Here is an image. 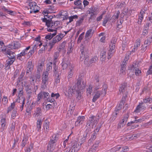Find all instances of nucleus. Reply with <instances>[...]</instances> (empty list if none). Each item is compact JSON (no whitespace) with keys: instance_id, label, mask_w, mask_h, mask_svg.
Segmentation results:
<instances>
[{"instance_id":"obj_55","label":"nucleus","mask_w":152,"mask_h":152,"mask_svg":"<svg viewBox=\"0 0 152 152\" xmlns=\"http://www.w3.org/2000/svg\"><path fill=\"white\" fill-rule=\"evenodd\" d=\"M120 12L119 11H118L114 14V15L112 17L113 19H115L118 18L119 14H120Z\"/></svg>"},{"instance_id":"obj_59","label":"nucleus","mask_w":152,"mask_h":152,"mask_svg":"<svg viewBox=\"0 0 152 152\" xmlns=\"http://www.w3.org/2000/svg\"><path fill=\"white\" fill-rule=\"evenodd\" d=\"M65 12L66 13L65 14L66 15H64L63 14V13H61L60 14V16L61 17V18H63L64 20H66L68 18V16L66 14V12Z\"/></svg>"},{"instance_id":"obj_63","label":"nucleus","mask_w":152,"mask_h":152,"mask_svg":"<svg viewBox=\"0 0 152 152\" xmlns=\"http://www.w3.org/2000/svg\"><path fill=\"white\" fill-rule=\"evenodd\" d=\"M59 96V95L58 93L54 94L53 93H52L51 95V98H54L56 99H57Z\"/></svg>"},{"instance_id":"obj_27","label":"nucleus","mask_w":152,"mask_h":152,"mask_svg":"<svg viewBox=\"0 0 152 152\" xmlns=\"http://www.w3.org/2000/svg\"><path fill=\"white\" fill-rule=\"evenodd\" d=\"M59 56V53L58 52H56L54 53L53 56V65H55L56 64L57 61V59Z\"/></svg>"},{"instance_id":"obj_12","label":"nucleus","mask_w":152,"mask_h":152,"mask_svg":"<svg viewBox=\"0 0 152 152\" xmlns=\"http://www.w3.org/2000/svg\"><path fill=\"white\" fill-rule=\"evenodd\" d=\"M61 66L63 69H66L67 67L70 68V63L69 61L66 59H64L61 63Z\"/></svg>"},{"instance_id":"obj_37","label":"nucleus","mask_w":152,"mask_h":152,"mask_svg":"<svg viewBox=\"0 0 152 152\" xmlns=\"http://www.w3.org/2000/svg\"><path fill=\"white\" fill-rule=\"evenodd\" d=\"M66 44V42L65 41H64L61 43L59 48V51H61V50H65V47Z\"/></svg>"},{"instance_id":"obj_57","label":"nucleus","mask_w":152,"mask_h":152,"mask_svg":"<svg viewBox=\"0 0 152 152\" xmlns=\"http://www.w3.org/2000/svg\"><path fill=\"white\" fill-rule=\"evenodd\" d=\"M130 55V52H128L126 55V56L124 59L123 61V63L125 62L126 61H126H128V60L129 58V56Z\"/></svg>"},{"instance_id":"obj_48","label":"nucleus","mask_w":152,"mask_h":152,"mask_svg":"<svg viewBox=\"0 0 152 152\" xmlns=\"http://www.w3.org/2000/svg\"><path fill=\"white\" fill-rule=\"evenodd\" d=\"M72 148L74 149V152H76L79 150L80 148V146L79 144H76V145H73Z\"/></svg>"},{"instance_id":"obj_52","label":"nucleus","mask_w":152,"mask_h":152,"mask_svg":"<svg viewBox=\"0 0 152 152\" xmlns=\"http://www.w3.org/2000/svg\"><path fill=\"white\" fill-rule=\"evenodd\" d=\"M57 140L58 137H57V135L54 134L52 136L50 141L56 142Z\"/></svg>"},{"instance_id":"obj_13","label":"nucleus","mask_w":152,"mask_h":152,"mask_svg":"<svg viewBox=\"0 0 152 152\" xmlns=\"http://www.w3.org/2000/svg\"><path fill=\"white\" fill-rule=\"evenodd\" d=\"M94 32V30L93 29H90L87 31L85 36L86 40L90 39L92 36Z\"/></svg>"},{"instance_id":"obj_3","label":"nucleus","mask_w":152,"mask_h":152,"mask_svg":"<svg viewBox=\"0 0 152 152\" xmlns=\"http://www.w3.org/2000/svg\"><path fill=\"white\" fill-rule=\"evenodd\" d=\"M49 78L48 73L43 72L42 76V81L41 84V88L42 90L47 88Z\"/></svg>"},{"instance_id":"obj_42","label":"nucleus","mask_w":152,"mask_h":152,"mask_svg":"<svg viewBox=\"0 0 152 152\" xmlns=\"http://www.w3.org/2000/svg\"><path fill=\"white\" fill-rule=\"evenodd\" d=\"M99 142H97L92 146L91 148L90 149L93 152H95L97 149L98 146Z\"/></svg>"},{"instance_id":"obj_29","label":"nucleus","mask_w":152,"mask_h":152,"mask_svg":"<svg viewBox=\"0 0 152 152\" xmlns=\"http://www.w3.org/2000/svg\"><path fill=\"white\" fill-rule=\"evenodd\" d=\"M53 65V63L52 62H50L47 64V69L46 71L45 72H47L48 73L49 72H48L51 70L52 69V67Z\"/></svg>"},{"instance_id":"obj_61","label":"nucleus","mask_w":152,"mask_h":152,"mask_svg":"<svg viewBox=\"0 0 152 152\" xmlns=\"http://www.w3.org/2000/svg\"><path fill=\"white\" fill-rule=\"evenodd\" d=\"M88 55H86L85 56V57L84 58V63L86 65H88V61L89 60V58H88Z\"/></svg>"},{"instance_id":"obj_34","label":"nucleus","mask_w":152,"mask_h":152,"mask_svg":"<svg viewBox=\"0 0 152 152\" xmlns=\"http://www.w3.org/2000/svg\"><path fill=\"white\" fill-rule=\"evenodd\" d=\"M42 122L40 120H38L37 122V129L38 131H39L41 129V125Z\"/></svg>"},{"instance_id":"obj_49","label":"nucleus","mask_w":152,"mask_h":152,"mask_svg":"<svg viewBox=\"0 0 152 152\" xmlns=\"http://www.w3.org/2000/svg\"><path fill=\"white\" fill-rule=\"evenodd\" d=\"M152 102V99L150 97H146L143 100V102L146 103H151Z\"/></svg>"},{"instance_id":"obj_24","label":"nucleus","mask_w":152,"mask_h":152,"mask_svg":"<svg viewBox=\"0 0 152 152\" xmlns=\"http://www.w3.org/2000/svg\"><path fill=\"white\" fill-rule=\"evenodd\" d=\"M55 32H53V33L51 34V33L48 34V35H46L45 37V38L46 39H48L49 40L51 39L53 37L55 36L57 33V31H55Z\"/></svg>"},{"instance_id":"obj_8","label":"nucleus","mask_w":152,"mask_h":152,"mask_svg":"<svg viewBox=\"0 0 152 152\" xmlns=\"http://www.w3.org/2000/svg\"><path fill=\"white\" fill-rule=\"evenodd\" d=\"M80 49L81 52L80 60L82 61L86 55H88V51L87 48H86L83 45H82L80 46Z\"/></svg>"},{"instance_id":"obj_5","label":"nucleus","mask_w":152,"mask_h":152,"mask_svg":"<svg viewBox=\"0 0 152 152\" xmlns=\"http://www.w3.org/2000/svg\"><path fill=\"white\" fill-rule=\"evenodd\" d=\"M28 3V9H30V13H36L39 12V7L37 5L35 2L33 1Z\"/></svg>"},{"instance_id":"obj_1","label":"nucleus","mask_w":152,"mask_h":152,"mask_svg":"<svg viewBox=\"0 0 152 152\" xmlns=\"http://www.w3.org/2000/svg\"><path fill=\"white\" fill-rule=\"evenodd\" d=\"M95 82L96 83L94 89V95L92 99V101L94 102H95L100 96H104L105 95L107 88V85L104 84L102 88L100 89L102 82L99 81L98 76L96 75L95 77Z\"/></svg>"},{"instance_id":"obj_58","label":"nucleus","mask_w":152,"mask_h":152,"mask_svg":"<svg viewBox=\"0 0 152 152\" xmlns=\"http://www.w3.org/2000/svg\"><path fill=\"white\" fill-rule=\"evenodd\" d=\"M129 117V115L128 114L126 115L124 117L123 119L122 120L121 122L124 123H125V124L127 121Z\"/></svg>"},{"instance_id":"obj_39","label":"nucleus","mask_w":152,"mask_h":152,"mask_svg":"<svg viewBox=\"0 0 152 152\" xmlns=\"http://www.w3.org/2000/svg\"><path fill=\"white\" fill-rule=\"evenodd\" d=\"M18 115L17 111L15 109L13 110L12 112L11 118L13 119H15L16 117Z\"/></svg>"},{"instance_id":"obj_45","label":"nucleus","mask_w":152,"mask_h":152,"mask_svg":"<svg viewBox=\"0 0 152 152\" xmlns=\"http://www.w3.org/2000/svg\"><path fill=\"white\" fill-rule=\"evenodd\" d=\"M44 93H43V92H41L37 96V103H38V102H40V100L41 99H42L43 96V94Z\"/></svg>"},{"instance_id":"obj_62","label":"nucleus","mask_w":152,"mask_h":152,"mask_svg":"<svg viewBox=\"0 0 152 152\" xmlns=\"http://www.w3.org/2000/svg\"><path fill=\"white\" fill-rule=\"evenodd\" d=\"M33 68V66L31 63L29 62L27 69L29 70V71H31L32 70Z\"/></svg>"},{"instance_id":"obj_9","label":"nucleus","mask_w":152,"mask_h":152,"mask_svg":"<svg viewBox=\"0 0 152 152\" xmlns=\"http://www.w3.org/2000/svg\"><path fill=\"white\" fill-rule=\"evenodd\" d=\"M1 130L3 131L6 128L7 125L6 118L5 115L1 114Z\"/></svg>"},{"instance_id":"obj_14","label":"nucleus","mask_w":152,"mask_h":152,"mask_svg":"<svg viewBox=\"0 0 152 152\" xmlns=\"http://www.w3.org/2000/svg\"><path fill=\"white\" fill-rule=\"evenodd\" d=\"M74 92V90L71 87L68 88V90L64 92L65 96L68 97L72 96Z\"/></svg>"},{"instance_id":"obj_23","label":"nucleus","mask_w":152,"mask_h":152,"mask_svg":"<svg viewBox=\"0 0 152 152\" xmlns=\"http://www.w3.org/2000/svg\"><path fill=\"white\" fill-rule=\"evenodd\" d=\"M20 44L18 42H15L13 45H12L9 47L12 49H16L20 48Z\"/></svg>"},{"instance_id":"obj_35","label":"nucleus","mask_w":152,"mask_h":152,"mask_svg":"<svg viewBox=\"0 0 152 152\" xmlns=\"http://www.w3.org/2000/svg\"><path fill=\"white\" fill-rule=\"evenodd\" d=\"M70 71L68 73V75L67 76V77L68 79H69L72 77V76L73 74V67H72L71 66L70 68H69V69Z\"/></svg>"},{"instance_id":"obj_6","label":"nucleus","mask_w":152,"mask_h":152,"mask_svg":"<svg viewBox=\"0 0 152 152\" xmlns=\"http://www.w3.org/2000/svg\"><path fill=\"white\" fill-rule=\"evenodd\" d=\"M86 86V83L81 78H78L76 82V88L77 87L78 90H81L83 89Z\"/></svg>"},{"instance_id":"obj_15","label":"nucleus","mask_w":152,"mask_h":152,"mask_svg":"<svg viewBox=\"0 0 152 152\" xmlns=\"http://www.w3.org/2000/svg\"><path fill=\"white\" fill-rule=\"evenodd\" d=\"M85 118V117L83 116L78 117L75 122V126H79L80 124H82L83 123Z\"/></svg>"},{"instance_id":"obj_47","label":"nucleus","mask_w":152,"mask_h":152,"mask_svg":"<svg viewBox=\"0 0 152 152\" xmlns=\"http://www.w3.org/2000/svg\"><path fill=\"white\" fill-rule=\"evenodd\" d=\"M140 39H137L135 43L134 49H135L137 48L140 46Z\"/></svg>"},{"instance_id":"obj_30","label":"nucleus","mask_w":152,"mask_h":152,"mask_svg":"<svg viewBox=\"0 0 152 152\" xmlns=\"http://www.w3.org/2000/svg\"><path fill=\"white\" fill-rule=\"evenodd\" d=\"M146 38L147 39L145 41L144 43L146 45H150L152 42V37L148 36Z\"/></svg>"},{"instance_id":"obj_60","label":"nucleus","mask_w":152,"mask_h":152,"mask_svg":"<svg viewBox=\"0 0 152 152\" xmlns=\"http://www.w3.org/2000/svg\"><path fill=\"white\" fill-rule=\"evenodd\" d=\"M119 110V109H118V110L117 109L116 110H115V112L113 114L112 116L113 117V118L112 119V120H114L115 119V118L117 116V115L118 113Z\"/></svg>"},{"instance_id":"obj_18","label":"nucleus","mask_w":152,"mask_h":152,"mask_svg":"<svg viewBox=\"0 0 152 152\" xmlns=\"http://www.w3.org/2000/svg\"><path fill=\"white\" fill-rule=\"evenodd\" d=\"M49 122L46 120L44 123V132L47 134L49 130Z\"/></svg>"},{"instance_id":"obj_4","label":"nucleus","mask_w":152,"mask_h":152,"mask_svg":"<svg viewBox=\"0 0 152 152\" xmlns=\"http://www.w3.org/2000/svg\"><path fill=\"white\" fill-rule=\"evenodd\" d=\"M99 119V116H92L90 117L88 121L86 126L90 129L93 128L95 126Z\"/></svg>"},{"instance_id":"obj_2","label":"nucleus","mask_w":152,"mask_h":152,"mask_svg":"<svg viewBox=\"0 0 152 152\" xmlns=\"http://www.w3.org/2000/svg\"><path fill=\"white\" fill-rule=\"evenodd\" d=\"M43 22L46 23V25L48 27L47 30L49 32H55L57 31L58 27L57 26L59 22L58 21H53L52 20H47L46 18L42 19Z\"/></svg>"},{"instance_id":"obj_7","label":"nucleus","mask_w":152,"mask_h":152,"mask_svg":"<svg viewBox=\"0 0 152 152\" xmlns=\"http://www.w3.org/2000/svg\"><path fill=\"white\" fill-rule=\"evenodd\" d=\"M126 83H123L121 86L120 87L119 91L120 93H122L123 94V96L122 99H124L125 98V97L126 96L127 92L126 91Z\"/></svg>"},{"instance_id":"obj_16","label":"nucleus","mask_w":152,"mask_h":152,"mask_svg":"<svg viewBox=\"0 0 152 152\" xmlns=\"http://www.w3.org/2000/svg\"><path fill=\"white\" fill-rule=\"evenodd\" d=\"M145 108V107L143 103H140L137 106L134 112L137 113H139Z\"/></svg>"},{"instance_id":"obj_41","label":"nucleus","mask_w":152,"mask_h":152,"mask_svg":"<svg viewBox=\"0 0 152 152\" xmlns=\"http://www.w3.org/2000/svg\"><path fill=\"white\" fill-rule=\"evenodd\" d=\"M89 128L87 130H86L84 132L83 134V137L85 138H86L89 136V134L90 133L91 131H90Z\"/></svg>"},{"instance_id":"obj_64","label":"nucleus","mask_w":152,"mask_h":152,"mask_svg":"<svg viewBox=\"0 0 152 152\" xmlns=\"http://www.w3.org/2000/svg\"><path fill=\"white\" fill-rule=\"evenodd\" d=\"M43 93H44L43 94L44 99H46L50 97L49 94L48 93L45 92H43Z\"/></svg>"},{"instance_id":"obj_43","label":"nucleus","mask_w":152,"mask_h":152,"mask_svg":"<svg viewBox=\"0 0 152 152\" xmlns=\"http://www.w3.org/2000/svg\"><path fill=\"white\" fill-rule=\"evenodd\" d=\"M147 22L146 24L145 25L144 27L147 29H148L149 26H150L151 25L152 21L151 20H149L148 19H147Z\"/></svg>"},{"instance_id":"obj_10","label":"nucleus","mask_w":152,"mask_h":152,"mask_svg":"<svg viewBox=\"0 0 152 152\" xmlns=\"http://www.w3.org/2000/svg\"><path fill=\"white\" fill-rule=\"evenodd\" d=\"M6 53L8 55V57L9 58V59H10L11 60H13L14 62L15 59V53L9 50H6Z\"/></svg>"},{"instance_id":"obj_54","label":"nucleus","mask_w":152,"mask_h":152,"mask_svg":"<svg viewBox=\"0 0 152 152\" xmlns=\"http://www.w3.org/2000/svg\"><path fill=\"white\" fill-rule=\"evenodd\" d=\"M121 149V147L118 146L117 147H114L112 148L111 149V151L112 152H115L119 151L120 149Z\"/></svg>"},{"instance_id":"obj_25","label":"nucleus","mask_w":152,"mask_h":152,"mask_svg":"<svg viewBox=\"0 0 152 152\" xmlns=\"http://www.w3.org/2000/svg\"><path fill=\"white\" fill-rule=\"evenodd\" d=\"M13 63V61L11 60L10 59H8L6 61V63L5 65L6 70L8 69L10 67V66Z\"/></svg>"},{"instance_id":"obj_46","label":"nucleus","mask_w":152,"mask_h":152,"mask_svg":"<svg viewBox=\"0 0 152 152\" xmlns=\"http://www.w3.org/2000/svg\"><path fill=\"white\" fill-rule=\"evenodd\" d=\"M58 42H59V41H57V39L55 37H54L53 39L52 42L50 43L51 48L53 47V46L54 45L55 43Z\"/></svg>"},{"instance_id":"obj_31","label":"nucleus","mask_w":152,"mask_h":152,"mask_svg":"<svg viewBox=\"0 0 152 152\" xmlns=\"http://www.w3.org/2000/svg\"><path fill=\"white\" fill-rule=\"evenodd\" d=\"M93 86L92 85H90L88 88L87 89L86 93L88 96L90 95L92 92Z\"/></svg>"},{"instance_id":"obj_36","label":"nucleus","mask_w":152,"mask_h":152,"mask_svg":"<svg viewBox=\"0 0 152 152\" xmlns=\"http://www.w3.org/2000/svg\"><path fill=\"white\" fill-rule=\"evenodd\" d=\"M43 65L41 63L37 67V73L41 74L42 69Z\"/></svg>"},{"instance_id":"obj_20","label":"nucleus","mask_w":152,"mask_h":152,"mask_svg":"<svg viewBox=\"0 0 152 152\" xmlns=\"http://www.w3.org/2000/svg\"><path fill=\"white\" fill-rule=\"evenodd\" d=\"M145 13V12L142 10L140 12L138 16V24H141V23Z\"/></svg>"},{"instance_id":"obj_11","label":"nucleus","mask_w":152,"mask_h":152,"mask_svg":"<svg viewBox=\"0 0 152 152\" xmlns=\"http://www.w3.org/2000/svg\"><path fill=\"white\" fill-rule=\"evenodd\" d=\"M88 12V14L90 15L89 19H94L97 14L95 10L93 8H90Z\"/></svg>"},{"instance_id":"obj_44","label":"nucleus","mask_w":152,"mask_h":152,"mask_svg":"<svg viewBox=\"0 0 152 152\" xmlns=\"http://www.w3.org/2000/svg\"><path fill=\"white\" fill-rule=\"evenodd\" d=\"M110 18L109 15H106L105 18L103 21L102 25L103 26H105L108 21L110 20Z\"/></svg>"},{"instance_id":"obj_33","label":"nucleus","mask_w":152,"mask_h":152,"mask_svg":"<svg viewBox=\"0 0 152 152\" xmlns=\"http://www.w3.org/2000/svg\"><path fill=\"white\" fill-rule=\"evenodd\" d=\"M25 99L23 96L21 95L20 96H19L18 99L17 100V101L20 104L23 103L24 102H25Z\"/></svg>"},{"instance_id":"obj_22","label":"nucleus","mask_w":152,"mask_h":152,"mask_svg":"<svg viewBox=\"0 0 152 152\" xmlns=\"http://www.w3.org/2000/svg\"><path fill=\"white\" fill-rule=\"evenodd\" d=\"M106 50L104 49L101 52L100 59L103 62L105 60Z\"/></svg>"},{"instance_id":"obj_56","label":"nucleus","mask_w":152,"mask_h":152,"mask_svg":"<svg viewBox=\"0 0 152 152\" xmlns=\"http://www.w3.org/2000/svg\"><path fill=\"white\" fill-rule=\"evenodd\" d=\"M148 29H147L144 27L143 30L142 34V36L143 37H145L147 35L148 33Z\"/></svg>"},{"instance_id":"obj_17","label":"nucleus","mask_w":152,"mask_h":152,"mask_svg":"<svg viewBox=\"0 0 152 152\" xmlns=\"http://www.w3.org/2000/svg\"><path fill=\"white\" fill-rule=\"evenodd\" d=\"M130 69V70L132 72V71H134L135 74L136 76L140 75L141 73V70L139 69L135 68L134 65H132L130 69Z\"/></svg>"},{"instance_id":"obj_19","label":"nucleus","mask_w":152,"mask_h":152,"mask_svg":"<svg viewBox=\"0 0 152 152\" xmlns=\"http://www.w3.org/2000/svg\"><path fill=\"white\" fill-rule=\"evenodd\" d=\"M0 9L4 12H7L9 14L13 15L14 14V12L13 11L8 9L4 6H0Z\"/></svg>"},{"instance_id":"obj_50","label":"nucleus","mask_w":152,"mask_h":152,"mask_svg":"<svg viewBox=\"0 0 152 152\" xmlns=\"http://www.w3.org/2000/svg\"><path fill=\"white\" fill-rule=\"evenodd\" d=\"M77 98L79 100L81 98L82 93L81 91H79L78 90L77 91Z\"/></svg>"},{"instance_id":"obj_38","label":"nucleus","mask_w":152,"mask_h":152,"mask_svg":"<svg viewBox=\"0 0 152 152\" xmlns=\"http://www.w3.org/2000/svg\"><path fill=\"white\" fill-rule=\"evenodd\" d=\"M84 19V17L83 16H81L79 18V19L76 22V25L77 26H80L82 23Z\"/></svg>"},{"instance_id":"obj_26","label":"nucleus","mask_w":152,"mask_h":152,"mask_svg":"<svg viewBox=\"0 0 152 152\" xmlns=\"http://www.w3.org/2000/svg\"><path fill=\"white\" fill-rule=\"evenodd\" d=\"M82 3V1L80 0L76 1L74 2L75 5L77 6H79V8L81 9H82L83 8V6Z\"/></svg>"},{"instance_id":"obj_51","label":"nucleus","mask_w":152,"mask_h":152,"mask_svg":"<svg viewBox=\"0 0 152 152\" xmlns=\"http://www.w3.org/2000/svg\"><path fill=\"white\" fill-rule=\"evenodd\" d=\"M65 36V35H63L62 34H61L58 35H57L55 38L57 39V41L59 42L61 40L62 38Z\"/></svg>"},{"instance_id":"obj_32","label":"nucleus","mask_w":152,"mask_h":152,"mask_svg":"<svg viewBox=\"0 0 152 152\" xmlns=\"http://www.w3.org/2000/svg\"><path fill=\"white\" fill-rule=\"evenodd\" d=\"M42 111L41 109L39 107L37 108L35 111L34 114H35V117H37L38 115H40Z\"/></svg>"},{"instance_id":"obj_28","label":"nucleus","mask_w":152,"mask_h":152,"mask_svg":"<svg viewBox=\"0 0 152 152\" xmlns=\"http://www.w3.org/2000/svg\"><path fill=\"white\" fill-rule=\"evenodd\" d=\"M15 102H13V103H11V105L8 107L7 112L8 113L10 112L15 107Z\"/></svg>"},{"instance_id":"obj_21","label":"nucleus","mask_w":152,"mask_h":152,"mask_svg":"<svg viewBox=\"0 0 152 152\" xmlns=\"http://www.w3.org/2000/svg\"><path fill=\"white\" fill-rule=\"evenodd\" d=\"M116 42V41L114 39L111 41L109 46V51H112L114 52V49L115 48V43Z\"/></svg>"},{"instance_id":"obj_53","label":"nucleus","mask_w":152,"mask_h":152,"mask_svg":"<svg viewBox=\"0 0 152 152\" xmlns=\"http://www.w3.org/2000/svg\"><path fill=\"white\" fill-rule=\"evenodd\" d=\"M28 140V138L27 137H25L23 138V139L22 140V146L23 147H24L25 145L27 142Z\"/></svg>"},{"instance_id":"obj_40","label":"nucleus","mask_w":152,"mask_h":152,"mask_svg":"<svg viewBox=\"0 0 152 152\" xmlns=\"http://www.w3.org/2000/svg\"><path fill=\"white\" fill-rule=\"evenodd\" d=\"M56 142L52 141H50L49 144L48 145V147H50L51 148L53 149L55 148L56 146Z\"/></svg>"}]
</instances>
